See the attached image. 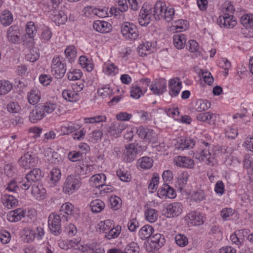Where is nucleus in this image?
Listing matches in <instances>:
<instances>
[{
    "instance_id": "17",
    "label": "nucleus",
    "mask_w": 253,
    "mask_h": 253,
    "mask_svg": "<svg viewBox=\"0 0 253 253\" xmlns=\"http://www.w3.org/2000/svg\"><path fill=\"white\" fill-rule=\"evenodd\" d=\"M170 90L169 93L171 97L177 96L181 88V82L178 78H173L169 81Z\"/></svg>"
},
{
    "instance_id": "29",
    "label": "nucleus",
    "mask_w": 253,
    "mask_h": 253,
    "mask_svg": "<svg viewBox=\"0 0 253 253\" xmlns=\"http://www.w3.org/2000/svg\"><path fill=\"white\" fill-rule=\"evenodd\" d=\"M126 126L127 125L124 123H113L109 127V132L114 136L117 137Z\"/></svg>"
},
{
    "instance_id": "24",
    "label": "nucleus",
    "mask_w": 253,
    "mask_h": 253,
    "mask_svg": "<svg viewBox=\"0 0 253 253\" xmlns=\"http://www.w3.org/2000/svg\"><path fill=\"white\" fill-rule=\"evenodd\" d=\"M189 219L188 221L191 225H200L204 223L203 216L199 212L193 211L187 215Z\"/></svg>"
},
{
    "instance_id": "25",
    "label": "nucleus",
    "mask_w": 253,
    "mask_h": 253,
    "mask_svg": "<svg viewBox=\"0 0 253 253\" xmlns=\"http://www.w3.org/2000/svg\"><path fill=\"white\" fill-rule=\"evenodd\" d=\"M93 27L95 30L102 33H107L111 30V25L105 21H94L93 23Z\"/></svg>"
},
{
    "instance_id": "36",
    "label": "nucleus",
    "mask_w": 253,
    "mask_h": 253,
    "mask_svg": "<svg viewBox=\"0 0 253 253\" xmlns=\"http://www.w3.org/2000/svg\"><path fill=\"white\" fill-rule=\"evenodd\" d=\"M188 28V22L186 20L179 19L175 21L172 25L171 30H175L177 32H180L186 30Z\"/></svg>"
},
{
    "instance_id": "49",
    "label": "nucleus",
    "mask_w": 253,
    "mask_h": 253,
    "mask_svg": "<svg viewBox=\"0 0 253 253\" xmlns=\"http://www.w3.org/2000/svg\"><path fill=\"white\" fill-rule=\"evenodd\" d=\"M146 89H142L139 86L137 85L132 86L130 90V96L134 99H138L145 92Z\"/></svg>"
},
{
    "instance_id": "16",
    "label": "nucleus",
    "mask_w": 253,
    "mask_h": 253,
    "mask_svg": "<svg viewBox=\"0 0 253 253\" xmlns=\"http://www.w3.org/2000/svg\"><path fill=\"white\" fill-rule=\"evenodd\" d=\"M166 6L164 2L161 1L156 2L152 9V14L155 20L163 19Z\"/></svg>"
},
{
    "instance_id": "62",
    "label": "nucleus",
    "mask_w": 253,
    "mask_h": 253,
    "mask_svg": "<svg viewBox=\"0 0 253 253\" xmlns=\"http://www.w3.org/2000/svg\"><path fill=\"white\" fill-rule=\"evenodd\" d=\"M174 12L175 11L173 8L166 6L163 19L168 22H170L173 18Z\"/></svg>"
},
{
    "instance_id": "57",
    "label": "nucleus",
    "mask_w": 253,
    "mask_h": 253,
    "mask_svg": "<svg viewBox=\"0 0 253 253\" xmlns=\"http://www.w3.org/2000/svg\"><path fill=\"white\" fill-rule=\"evenodd\" d=\"M206 198L204 192L202 190L194 191L191 195V200L197 203L201 202Z\"/></svg>"
},
{
    "instance_id": "47",
    "label": "nucleus",
    "mask_w": 253,
    "mask_h": 253,
    "mask_svg": "<svg viewBox=\"0 0 253 253\" xmlns=\"http://www.w3.org/2000/svg\"><path fill=\"white\" fill-rule=\"evenodd\" d=\"M103 72L107 75L115 76L118 73V68L113 63H106L104 65Z\"/></svg>"
},
{
    "instance_id": "43",
    "label": "nucleus",
    "mask_w": 253,
    "mask_h": 253,
    "mask_svg": "<svg viewBox=\"0 0 253 253\" xmlns=\"http://www.w3.org/2000/svg\"><path fill=\"white\" fill-rule=\"evenodd\" d=\"M218 115L211 113L210 112H205L198 114L196 118L198 121L202 122H206L211 121L214 122L216 120Z\"/></svg>"
},
{
    "instance_id": "55",
    "label": "nucleus",
    "mask_w": 253,
    "mask_h": 253,
    "mask_svg": "<svg viewBox=\"0 0 253 253\" xmlns=\"http://www.w3.org/2000/svg\"><path fill=\"white\" fill-rule=\"evenodd\" d=\"M102 132L100 130H95L88 134V140L93 143H96L101 140Z\"/></svg>"
},
{
    "instance_id": "12",
    "label": "nucleus",
    "mask_w": 253,
    "mask_h": 253,
    "mask_svg": "<svg viewBox=\"0 0 253 253\" xmlns=\"http://www.w3.org/2000/svg\"><path fill=\"white\" fill-rule=\"evenodd\" d=\"M7 38L8 41L13 43H18L20 41L21 33L19 27L12 25L8 28L7 31Z\"/></svg>"
},
{
    "instance_id": "21",
    "label": "nucleus",
    "mask_w": 253,
    "mask_h": 253,
    "mask_svg": "<svg viewBox=\"0 0 253 253\" xmlns=\"http://www.w3.org/2000/svg\"><path fill=\"white\" fill-rule=\"evenodd\" d=\"M157 194L158 196L163 198L166 197L169 198H173L176 196L175 190L173 188L169 186L168 184H164L158 190Z\"/></svg>"
},
{
    "instance_id": "23",
    "label": "nucleus",
    "mask_w": 253,
    "mask_h": 253,
    "mask_svg": "<svg viewBox=\"0 0 253 253\" xmlns=\"http://www.w3.org/2000/svg\"><path fill=\"white\" fill-rule=\"evenodd\" d=\"M50 10L52 11L51 19L56 24H64L67 21V16L63 11H57L56 9Z\"/></svg>"
},
{
    "instance_id": "32",
    "label": "nucleus",
    "mask_w": 253,
    "mask_h": 253,
    "mask_svg": "<svg viewBox=\"0 0 253 253\" xmlns=\"http://www.w3.org/2000/svg\"><path fill=\"white\" fill-rule=\"evenodd\" d=\"M76 172L80 175H85L89 173L93 169L91 165L85 164L83 162L79 161L76 165Z\"/></svg>"
},
{
    "instance_id": "11",
    "label": "nucleus",
    "mask_w": 253,
    "mask_h": 253,
    "mask_svg": "<svg viewBox=\"0 0 253 253\" xmlns=\"http://www.w3.org/2000/svg\"><path fill=\"white\" fill-rule=\"evenodd\" d=\"M183 205L179 202H174L169 204L167 208V217L169 218L177 217L183 211Z\"/></svg>"
},
{
    "instance_id": "30",
    "label": "nucleus",
    "mask_w": 253,
    "mask_h": 253,
    "mask_svg": "<svg viewBox=\"0 0 253 253\" xmlns=\"http://www.w3.org/2000/svg\"><path fill=\"white\" fill-rule=\"evenodd\" d=\"M26 176L34 184L38 183L42 177V171L40 169L35 168L30 170Z\"/></svg>"
},
{
    "instance_id": "3",
    "label": "nucleus",
    "mask_w": 253,
    "mask_h": 253,
    "mask_svg": "<svg viewBox=\"0 0 253 253\" xmlns=\"http://www.w3.org/2000/svg\"><path fill=\"white\" fill-rule=\"evenodd\" d=\"M52 75L57 79L62 78L66 72V65L63 58L60 56L54 57L51 65Z\"/></svg>"
},
{
    "instance_id": "14",
    "label": "nucleus",
    "mask_w": 253,
    "mask_h": 253,
    "mask_svg": "<svg viewBox=\"0 0 253 253\" xmlns=\"http://www.w3.org/2000/svg\"><path fill=\"white\" fill-rule=\"evenodd\" d=\"M26 211L22 208L10 211L6 215L7 219L11 222H16L20 220L26 214Z\"/></svg>"
},
{
    "instance_id": "39",
    "label": "nucleus",
    "mask_w": 253,
    "mask_h": 253,
    "mask_svg": "<svg viewBox=\"0 0 253 253\" xmlns=\"http://www.w3.org/2000/svg\"><path fill=\"white\" fill-rule=\"evenodd\" d=\"M64 52L66 58L69 62L72 63L75 61L77 57V49L74 45L68 46Z\"/></svg>"
},
{
    "instance_id": "7",
    "label": "nucleus",
    "mask_w": 253,
    "mask_h": 253,
    "mask_svg": "<svg viewBox=\"0 0 253 253\" xmlns=\"http://www.w3.org/2000/svg\"><path fill=\"white\" fill-rule=\"evenodd\" d=\"M136 133L139 137L145 141L151 142L155 139L156 133L151 128L139 126L136 128Z\"/></svg>"
},
{
    "instance_id": "15",
    "label": "nucleus",
    "mask_w": 253,
    "mask_h": 253,
    "mask_svg": "<svg viewBox=\"0 0 253 253\" xmlns=\"http://www.w3.org/2000/svg\"><path fill=\"white\" fill-rule=\"evenodd\" d=\"M173 163L176 166L191 169L194 166V161L191 158L185 156H176L173 159Z\"/></svg>"
},
{
    "instance_id": "61",
    "label": "nucleus",
    "mask_w": 253,
    "mask_h": 253,
    "mask_svg": "<svg viewBox=\"0 0 253 253\" xmlns=\"http://www.w3.org/2000/svg\"><path fill=\"white\" fill-rule=\"evenodd\" d=\"M7 111L12 113H18L21 110V107L17 102H11L6 106Z\"/></svg>"
},
{
    "instance_id": "60",
    "label": "nucleus",
    "mask_w": 253,
    "mask_h": 253,
    "mask_svg": "<svg viewBox=\"0 0 253 253\" xmlns=\"http://www.w3.org/2000/svg\"><path fill=\"white\" fill-rule=\"evenodd\" d=\"M111 208L114 210H117L121 207V199L118 196H111L109 199Z\"/></svg>"
},
{
    "instance_id": "59",
    "label": "nucleus",
    "mask_w": 253,
    "mask_h": 253,
    "mask_svg": "<svg viewBox=\"0 0 253 253\" xmlns=\"http://www.w3.org/2000/svg\"><path fill=\"white\" fill-rule=\"evenodd\" d=\"M139 252V247L138 244L135 242H131L126 246L124 253H138Z\"/></svg>"
},
{
    "instance_id": "19",
    "label": "nucleus",
    "mask_w": 253,
    "mask_h": 253,
    "mask_svg": "<svg viewBox=\"0 0 253 253\" xmlns=\"http://www.w3.org/2000/svg\"><path fill=\"white\" fill-rule=\"evenodd\" d=\"M137 148L134 144H130L126 147L124 153V159L127 163L133 161L136 156Z\"/></svg>"
},
{
    "instance_id": "46",
    "label": "nucleus",
    "mask_w": 253,
    "mask_h": 253,
    "mask_svg": "<svg viewBox=\"0 0 253 253\" xmlns=\"http://www.w3.org/2000/svg\"><path fill=\"white\" fill-rule=\"evenodd\" d=\"M12 84L7 80L0 81V95L8 93L12 89Z\"/></svg>"
},
{
    "instance_id": "33",
    "label": "nucleus",
    "mask_w": 253,
    "mask_h": 253,
    "mask_svg": "<svg viewBox=\"0 0 253 253\" xmlns=\"http://www.w3.org/2000/svg\"><path fill=\"white\" fill-rule=\"evenodd\" d=\"M186 42L185 36L183 34H176L173 36V44L178 49H181L184 48Z\"/></svg>"
},
{
    "instance_id": "64",
    "label": "nucleus",
    "mask_w": 253,
    "mask_h": 253,
    "mask_svg": "<svg viewBox=\"0 0 253 253\" xmlns=\"http://www.w3.org/2000/svg\"><path fill=\"white\" fill-rule=\"evenodd\" d=\"M175 240L176 244L180 247H185L188 243L187 238L182 234L176 235L175 237Z\"/></svg>"
},
{
    "instance_id": "13",
    "label": "nucleus",
    "mask_w": 253,
    "mask_h": 253,
    "mask_svg": "<svg viewBox=\"0 0 253 253\" xmlns=\"http://www.w3.org/2000/svg\"><path fill=\"white\" fill-rule=\"evenodd\" d=\"M150 90L155 95L162 94L167 89V83L165 80L156 81L152 83L150 87Z\"/></svg>"
},
{
    "instance_id": "5",
    "label": "nucleus",
    "mask_w": 253,
    "mask_h": 253,
    "mask_svg": "<svg viewBox=\"0 0 253 253\" xmlns=\"http://www.w3.org/2000/svg\"><path fill=\"white\" fill-rule=\"evenodd\" d=\"M64 221L59 214L51 213L48 216V224L51 232L55 236L61 233V221Z\"/></svg>"
},
{
    "instance_id": "50",
    "label": "nucleus",
    "mask_w": 253,
    "mask_h": 253,
    "mask_svg": "<svg viewBox=\"0 0 253 253\" xmlns=\"http://www.w3.org/2000/svg\"><path fill=\"white\" fill-rule=\"evenodd\" d=\"M211 107V103L208 100H199L196 103V109L198 112L208 110Z\"/></svg>"
},
{
    "instance_id": "58",
    "label": "nucleus",
    "mask_w": 253,
    "mask_h": 253,
    "mask_svg": "<svg viewBox=\"0 0 253 253\" xmlns=\"http://www.w3.org/2000/svg\"><path fill=\"white\" fill-rule=\"evenodd\" d=\"M121 230V226H117L116 228H110L108 232L105 235V237L108 239H115L118 237Z\"/></svg>"
},
{
    "instance_id": "56",
    "label": "nucleus",
    "mask_w": 253,
    "mask_h": 253,
    "mask_svg": "<svg viewBox=\"0 0 253 253\" xmlns=\"http://www.w3.org/2000/svg\"><path fill=\"white\" fill-rule=\"evenodd\" d=\"M83 75L79 69H71L67 73L68 79L70 81H76L81 79Z\"/></svg>"
},
{
    "instance_id": "28",
    "label": "nucleus",
    "mask_w": 253,
    "mask_h": 253,
    "mask_svg": "<svg viewBox=\"0 0 253 253\" xmlns=\"http://www.w3.org/2000/svg\"><path fill=\"white\" fill-rule=\"evenodd\" d=\"M61 176V171L59 169L54 168L49 172L48 179L51 186L53 187L56 185L59 181Z\"/></svg>"
},
{
    "instance_id": "9",
    "label": "nucleus",
    "mask_w": 253,
    "mask_h": 253,
    "mask_svg": "<svg viewBox=\"0 0 253 253\" xmlns=\"http://www.w3.org/2000/svg\"><path fill=\"white\" fill-rule=\"evenodd\" d=\"M233 18V16L229 13H224L219 16L217 23L221 28H232L236 24V21Z\"/></svg>"
},
{
    "instance_id": "45",
    "label": "nucleus",
    "mask_w": 253,
    "mask_h": 253,
    "mask_svg": "<svg viewBox=\"0 0 253 253\" xmlns=\"http://www.w3.org/2000/svg\"><path fill=\"white\" fill-rule=\"evenodd\" d=\"M153 160L148 157H143L138 160V166L143 169H149L153 165Z\"/></svg>"
},
{
    "instance_id": "27",
    "label": "nucleus",
    "mask_w": 253,
    "mask_h": 253,
    "mask_svg": "<svg viewBox=\"0 0 253 253\" xmlns=\"http://www.w3.org/2000/svg\"><path fill=\"white\" fill-rule=\"evenodd\" d=\"M195 144L194 139L187 138H179L177 140L176 148L183 150L186 149L192 148Z\"/></svg>"
},
{
    "instance_id": "38",
    "label": "nucleus",
    "mask_w": 253,
    "mask_h": 253,
    "mask_svg": "<svg viewBox=\"0 0 253 253\" xmlns=\"http://www.w3.org/2000/svg\"><path fill=\"white\" fill-rule=\"evenodd\" d=\"M145 219L150 223H153L156 221L158 216V211L155 209L147 208L145 211Z\"/></svg>"
},
{
    "instance_id": "22",
    "label": "nucleus",
    "mask_w": 253,
    "mask_h": 253,
    "mask_svg": "<svg viewBox=\"0 0 253 253\" xmlns=\"http://www.w3.org/2000/svg\"><path fill=\"white\" fill-rule=\"evenodd\" d=\"M1 201L3 206L8 209L15 207L18 204V201L15 196L7 194L2 196Z\"/></svg>"
},
{
    "instance_id": "41",
    "label": "nucleus",
    "mask_w": 253,
    "mask_h": 253,
    "mask_svg": "<svg viewBox=\"0 0 253 253\" xmlns=\"http://www.w3.org/2000/svg\"><path fill=\"white\" fill-rule=\"evenodd\" d=\"M41 99V93L38 90H32L28 94V100L31 105H36Z\"/></svg>"
},
{
    "instance_id": "51",
    "label": "nucleus",
    "mask_w": 253,
    "mask_h": 253,
    "mask_svg": "<svg viewBox=\"0 0 253 253\" xmlns=\"http://www.w3.org/2000/svg\"><path fill=\"white\" fill-rule=\"evenodd\" d=\"M26 32L30 38H34L37 32V27L33 21L27 22L26 26Z\"/></svg>"
},
{
    "instance_id": "8",
    "label": "nucleus",
    "mask_w": 253,
    "mask_h": 253,
    "mask_svg": "<svg viewBox=\"0 0 253 253\" xmlns=\"http://www.w3.org/2000/svg\"><path fill=\"white\" fill-rule=\"evenodd\" d=\"M37 159L31 152H27L22 156L18 161L20 167L25 169H29L34 167L37 164Z\"/></svg>"
},
{
    "instance_id": "44",
    "label": "nucleus",
    "mask_w": 253,
    "mask_h": 253,
    "mask_svg": "<svg viewBox=\"0 0 253 253\" xmlns=\"http://www.w3.org/2000/svg\"><path fill=\"white\" fill-rule=\"evenodd\" d=\"M90 207L92 212L98 213L101 212L104 209L105 204L101 200L96 199L91 202Z\"/></svg>"
},
{
    "instance_id": "4",
    "label": "nucleus",
    "mask_w": 253,
    "mask_h": 253,
    "mask_svg": "<svg viewBox=\"0 0 253 253\" xmlns=\"http://www.w3.org/2000/svg\"><path fill=\"white\" fill-rule=\"evenodd\" d=\"M121 32L126 39L134 40L138 37V31L136 26L133 23L124 22L121 25Z\"/></svg>"
},
{
    "instance_id": "53",
    "label": "nucleus",
    "mask_w": 253,
    "mask_h": 253,
    "mask_svg": "<svg viewBox=\"0 0 253 253\" xmlns=\"http://www.w3.org/2000/svg\"><path fill=\"white\" fill-rule=\"evenodd\" d=\"M112 221L110 220H106L103 221H100L97 226V230L100 232H106L110 230L112 224Z\"/></svg>"
},
{
    "instance_id": "2",
    "label": "nucleus",
    "mask_w": 253,
    "mask_h": 253,
    "mask_svg": "<svg viewBox=\"0 0 253 253\" xmlns=\"http://www.w3.org/2000/svg\"><path fill=\"white\" fill-rule=\"evenodd\" d=\"M82 185L80 177L69 175L67 177L63 185L62 191L67 195H71L77 191Z\"/></svg>"
},
{
    "instance_id": "1",
    "label": "nucleus",
    "mask_w": 253,
    "mask_h": 253,
    "mask_svg": "<svg viewBox=\"0 0 253 253\" xmlns=\"http://www.w3.org/2000/svg\"><path fill=\"white\" fill-rule=\"evenodd\" d=\"M59 214L63 220L68 221L71 219H77L80 216V212L71 203L67 202L61 206Z\"/></svg>"
},
{
    "instance_id": "42",
    "label": "nucleus",
    "mask_w": 253,
    "mask_h": 253,
    "mask_svg": "<svg viewBox=\"0 0 253 253\" xmlns=\"http://www.w3.org/2000/svg\"><path fill=\"white\" fill-rule=\"evenodd\" d=\"M80 127L81 126L78 124L70 123L67 126H61L60 129L63 135H67L75 131Z\"/></svg>"
},
{
    "instance_id": "48",
    "label": "nucleus",
    "mask_w": 253,
    "mask_h": 253,
    "mask_svg": "<svg viewBox=\"0 0 253 253\" xmlns=\"http://www.w3.org/2000/svg\"><path fill=\"white\" fill-rule=\"evenodd\" d=\"M80 65L83 68H84L88 72H90L93 68V65L91 61L89 60L84 56H81L79 58Z\"/></svg>"
},
{
    "instance_id": "37",
    "label": "nucleus",
    "mask_w": 253,
    "mask_h": 253,
    "mask_svg": "<svg viewBox=\"0 0 253 253\" xmlns=\"http://www.w3.org/2000/svg\"><path fill=\"white\" fill-rule=\"evenodd\" d=\"M154 231L153 228L149 225L142 227L138 232V235L141 240H145L151 236Z\"/></svg>"
},
{
    "instance_id": "63",
    "label": "nucleus",
    "mask_w": 253,
    "mask_h": 253,
    "mask_svg": "<svg viewBox=\"0 0 253 253\" xmlns=\"http://www.w3.org/2000/svg\"><path fill=\"white\" fill-rule=\"evenodd\" d=\"M112 89L108 87L104 86L98 89L97 93L103 98L110 97L112 94Z\"/></svg>"
},
{
    "instance_id": "31",
    "label": "nucleus",
    "mask_w": 253,
    "mask_h": 253,
    "mask_svg": "<svg viewBox=\"0 0 253 253\" xmlns=\"http://www.w3.org/2000/svg\"><path fill=\"white\" fill-rule=\"evenodd\" d=\"M106 179V176L103 173H99L93 175L90 179V182L93 187L100 188Z\"/></svg>"
},
{
    "instance_id": "6",
    "label": "nucleus",
    "mask_w": 253,
    "mask_h": 253,
    "mask_svg": "<svg viewBox=\"0 0 253 253\" xmlns=\"http://www.w3.org/2000/svg\"><path fill=\"white\" fill-rule=\"evenodd\" d=\"M203 144L205 147L200 151L198 159L206 164L212 166L214 165V159L210 152L211 144L205 142Z\"/></svg>"
},
{
    "instance_id": "34",
    "label": "nucleus",
    "mask_w": 253,
    "mask_h": 253,
    "mask_svg": "<svg viewBox=\"0 0 253 253\" xmlns=\"http://www.w3.org/2000/svg\"><path fill=\"white\" fill-rule=\"evenodd\" d=\"M62 97L69 102H76L80 98L78 93L71 89H64L62 93Z\"/></svg>"
},
{
    "instance_id": "10",
    "label": "nucleus",
    "mask_w": 253,
    "mask_h": 253,
    "mask_svg": "<svg viewBox=\"0 0 253 253\" xmlns=\"http://www.w3.org/2000/svg\"><path fill=\"white\" fill-rule=\"evenodd\" d=\"M152 16H153L152 9L150 7L147 6L146 8L142 7L139 14V23L143 26L148 25L151 21Z\"/></svg>"
},
{
    "instance_id": "18",
    "label": "nucleus",
    "mask_w": 253,
    "mask_h": 253,
    "mask_svg": "<svg viewBox=\"0 0 253 253\" xmlns=\"http://www.w3.org/2000/svg\"><path fill=\"white\" fill-rule=\"evenodd\" d=\"M44 230L41 227H37L35 229L29 230L28 234H27L28 242H32L35 239L41 240L44 235Z\"/></svg>"
},
{
    "instance_id": "20",
    "label": "nucleus",
    "mask_w": 253,
    "mask_h": 253,
    "mask_svg": "<svg viewBox=\"0 0 253 253\" xmlns=\"http://www.w3.org/2000/svg\"><path fill=\"white\" fill-rule=\"evenodd\" d=\"M44 116L42 107L40 104H39L36 106L30 112L29 118L31 122L35 123L43 118Z\"/></svg>"
},
{
    "instance_id": "54",
    "label": "nucleus",
    "mask_w": 253,
    "mask_h": 253,
    "mask_svg": "<svg viewBox=\"0 0 253 253\" xmlns=\"http://www.w3.org/2000/svg\"><path fill=\"white\" fill-rule=\"evenodd\" d=\"M44 157L46 160L52 163H55L56 160L57 159L56 156L57 153L55 152L51 148H47L44 150Z\"/></svg>"
},
{
    "instance_id": "26",
    "label": "nucleus",
    "mask_w": 253,
    "mask_h": 253,
    "mask_svg": "<svg viewBox=\"0 0 253 253\" xmlns=\"http://www.w3.org/2000/svg\"><path fill=\"white\" fill-rule=\"evenodd\" d=\"M31 193L36 199L40 200L45 198L46 190L42 185L38 183L32 185Z\"/></svg>"
},
{
    "instance_id": "35",
    "label": "nucleus",
    "mask_w": 253,
    "mask_h": 253,
    "mask_svg": "<svg viewBox=\"0 0 253 253\" xmlns=\"http://www.w3.org/2000/svg\"><path fill=\"white\" fill-rule=\"evenodd\" d=\"M151 242L154 245L156 250H158L164 245L165 239L163 235L157 233L151 236Z\"/></svg>"
},
{
    "instance_id": "52",
    "label": "nucleus",
    "mask_w": 253,
    "mask_h": 253,
    "mask_svg": "<svg viewBox=\"0 0 253 253\" xmlns=\"http://www.w3.org/2000/svg\"><path fill=\"white\" fill-rule=\"evenodd\" d=\"M43 111L44 114L51 113L57 108V104L56 103L46 102L43 104H40Z\"/></svg>"
},
{
    "instance_id": "40",
    "label": "nucleus",
    "mask_w": 253,
    "mask_h": 253,
    "mask_svg": "<svg viewBox=\"0 0 253 253\" xmlns=\"http://www.w3.org/2000/svg\"><path fill=\"white\" fill-rule=\"evenodd\" d=\"M13 18L12 13L8 10H4L0 16V21L2 25L9 26L13 22Z\"/></svg>"
}]
</instances>
